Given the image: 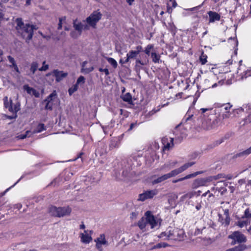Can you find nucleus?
Segmentation results:
<instances>
[{
  "label": "nucleus",
  "instance_id": "50",
  "mask_svg": "<svg viewBox=\"0 0 251 251\" xmlns=\"http://www.w3.org/2000/svg\"><path fill=\"white\" fill-rule=\"evenodd\" d=\"M32 92L31 93V95L35 96L36 98H39L40 97V93L38 91H37L36 89L33 88Z\"/></svg>",
  "mask_w": 251,
  "mask_h": 251
},
{
  "label": "nucleus",
  "instance_id": "51",
  "mask_svg": "<svg viewBox=\"0 0 251 251\" xmlns=\"http://www.w3.org/2000/svg\"><path fill=\"white\" fill-rule=\"evenodd\" d=\"M136 50H134L136 53L139 54L140 52L143 51V48L141 46H138L136 47Z\"/></svg>",
  "mask_w": 251,
  "mask_h": 251
},
{
  "label": "nucleus",
  "instance_id": "5",
  "mask_svg": "<svg viewBox=\"0 0 251 251\" xmlns=\"http://www.w3.org/2000/svg\"><path fill=\"white\" fill-rule=\"evenodd\" d=\"M228 238L232 240L231 244L234 245L236 244H242V243H245L247 241L246 237L239 231H236L229 235Z\"/></svg>",
  "mask_w": 251,
  "mask_h": 251
},
{
  "label": "nucleus",
  "instance_id": "29",
  "mask_svg": "<svg viewBox=\"0 0 251 251\" xmlns=\"http://www.w3.org/2000/svg\"><path fill=\"white\" fill-rule=\"evenodd\" d=\"M46 127L44 124H39L36 128L33 131L34 134L40 133L43 131L46 130Z\"/></svg>",
  "mask_w": 251,
  "mask_h": 251
},
{
  "label": "nucleus",
  "instance_id": "59",
  "mask_svg": "<svg viewBox=\"0 0 251 251\" xmlns=\"http://www.w3.org/2000/svg\"><path fill=\"white\" fill-rule=\"evenodd\" d=\"M137 215H138V213L137 212H132L131 213L130 218H132V219H135L137 217Z\"/></svg>",
  "mask_w": 251,
  "mask_h": 251
},
{
  "label": "nucleus",
  "instance_id": "34",
  "mask_svg": "<svg viewBox=\"0 0 251 251\" xmlns=\"http://www.w3.org/2000/svg\"><path fill=\"white\" fill-rule=\"evenodd\" d=\"M138 54L134 50H130L126 54V61H129L130 59L135 58Z\"/></svg>",
  "mask_w": 251,
  "mask_h": 251
},
{
  "label": "nucleus",
  "instance_id": "43",
  "mask_svg": "<svg viewBox=\"0 0 251 251\" xmlns=\"http://www.w3.org/2000/svg\"><path fill=\"white\" fill-rule=\"evenodd\" d=\"M108 62L113 66V68H115L117 66V61L113 58L109 57L107 59Z\"/></svg>",
  "mask_w": 251,
  "mask_h": 251
},
{
  "label": "nucleus",
  "instance_id": "39",
  "mask_svg": "<svg viewBox=\"0 0 251 251\" xmlns=\"http://www.w3.org/2000/svg\"><path fill=\"white\" fill-rule=\"evenodd\" d=\"M234 248L235 251H244L248 249V247L245 244H240Z\"/></svg>",
  "mask_w": 251,
  "mask_h": 251
},
{
  "label": "nucleus",
  "instance_id": "13",
  "mask_svg": "<svg viewBox=\"0 0 251 251\" xmlns=\"http://www.w3.org/2000/svg\"><path fill=\"white\" fill-rule=\"evenodd\" d=\"M95 242H96V248L99 251H102V245H105L107 244V242L105 238L104 234H101L99 237L95 240Z\"/></svg>",
  "mask_w": 251,
  "mask_h": 251
},
{
  "label": "nucleus",
  "instance_id": "2",
  "mask_svg": "<svg viewBox=\"0 0 251 251\" xmlns=\"http://www.w3.org/2000/svg\"><path fill=\"white\" fill-rule=\"evenodd\" d=\"M49 213L54 217H62L70 215L72 208L69 206L58 207L51 206L49 208Z\"/></svg>",
  "mask_w": 251,
  "mask_h": 251
},
{
  "label": "nucleus",
  "instance_id": "24",
  "mask_svg": "<svg viewBox=\"0 0 251 251\" xmlns=\"http://www.w3.org/2000/svg\"><path fill=\"white\" fill-rule=\"evenodd\" d=\"M77 20H75L73 22V26L75 30L79 32V35H80L82 30L83 29V25L81 22H79L77 24L76 23Z\"/></svg>",
  "mask_w": 251,
  "mask_h": 251
},
{
  "label": "nucleus",
  "instance_id": "32",
  "mask_svg": "<svg viewBox=\"0 0 251 251\" xmlns=\"http://www.w3.org/2000/svg\"><path fill=\"white\" fill-rule=\"evenodd\" d=\"M151 57L152 58V62L154 63H159L160 59V55L157 54L155 52L151 53Z\"/></svg>",
  "mask_w": 251,
  "mask_h": 251
},
{
  "label": "nucleus",
  "instance_id": "44",
  "mask_svg": "<svg viewBox=\"0 0 251 251\" xmlns=\"http://www.w3.org/2000/svg\"><path fill=\"white\" fill-rule=\"evenodd\" d=\"M24 88V89L26 91L27 93L29 94V95H31V93L32 92V89H33V88H31L30 87H29L28 85L26 84V85H25L23 87Z\"/></svg>",
  "mask_w": 251,
  "mask_h": 251
},
{
  "label": "nucleus",
  "instance_id": "64",
  "mask_svg": "<svg viewBox=\"0 0 251 251\" xmlns=\"http://www.w3.org/2000/svg\"><path fill=\"white\" fill-rule=\"evenodd\" d=\"M29 132H30V131H28V130L26 131V132H25V134H24V135H22L21 137H20V138L22 139L25 138L27 137V135H28Z\"/></svg>",
  "mask_w": 251,
  "mask_h": 251
},
{
  "label": "nucleus",
  "instance_id": "26",
  "mask_svg": "<svg viewBox=\"0 0 251 251\" xmlns=\"http://www.w3.org/2000/svg\"><path fill=\"white\" fill-rule=\"evenodd\" d=\"M121 97L123 101L125 102H127L129 104L132 102V96L130 93H126L124 95H122Z\"/></svg>",
  "mask_w": 251,
  "mask_h": 251
},
{
  "label": "nucleus",
  "instance_id": "1",
  "mask_svg": "<svg viewBox=\"0 0 251 251\" xmlns=\"http://www.w3.org/2000/svg\"><path fill=\"white\" fill-rule=\"evenodd\" d=\"M146 217L142 218L138 223V226L143 231H146L149 229H152L157 226L158 222L155 217L151 214L150 211H147Z\"/></svg>",
  "mask_w": 251,
  "mask_h": 251
},
{
  "label": "nucleus",
  "instance_id": "10",
  "mask_svg": "<svg viewBox=\"0 0 251 251\" xmlns=\"http://www.w3.org/2000/svg\"><path fill=\"white\" fill-rule=\"evenodd\" d=\"M51 74L55 77V81L57 82H60L68 75V73L57 69L53 70Z\"/></svg>",
  "mask_w": 251,
  "mask_h": 251
},
{
  "label": "nucleus",
  "instance_id": "58",
  "mask_svg": "<svg viewBox=\"0 0 251 251\" xmlns=\"http://www.w3.org/2000/svg\"><path fill=\"white\" fill-rule=\"evenodd\" d=\"M201 207H202V206H201V202H200L198 203H197V204L196 205V209L198 211H199V210H201Z\"/></svg>",
  "mask_w": 251,
  "mask_h": 251
},
{
  "label": "nucleus",
  "instance_id": "21",
  "mask_svg": "<svg viewBox=\"0 0 251 251\" xmlns=\"http://www.w3.org/2000/svg\"><path fill=\"white\" fill-rule=\"evenodd\" d=\"M226 182L224 181H218L215 184V187L213 188V189H215L219 192L221 191V194H223L226 191L225 186H226Z\"/></svg>",
  "mask_w": 251,
  "mask_h": 251
},
{
  "label": "nucleus",
  "instance_id": "38",
  "mask_svg": "<svg viewBox=\"0 0 251 251\" xmlns=\"http://www.w3.org/2000/svg\"><path fill=\"white\" fill-rule=\"evenodd\" d=\"M38 67V63L35 61L32 62L31 64L30 71L31 72H32V74H34L36 71L37 70Z\"/></svg>",
  "mask_w": 251,
  "mask_h": 251
},
{
  "label": "nucleus",
  "instance_id": "25",
  "mask_svg": "<svg viewBox=\"0 0 251 251\" xmlns=\"http://www.w3.org/2000/svg\"><path fill=\"white\" fill-rule=\"evenodd\" d=\"M196 194V192L192 191L188 192L180 198L181 201H185L186 199H190Z\"/></svg>",
  "mask_w": 251,
  "mask_h": 251
},
{
  "label": "nucleus",
  "instance_id": "4",
  "mask_svg": "<svg viewBox=\"0 0 251 251\" xmlns=\"http://www.w3.org/2000/svg\"><path fill=\"white\" fill-rule=\"evenodd\" d=\"M34 28L33 25L26 24L23 28L19 30L18 33L21 34L22 37L25 40L26 42L28 43L32 38Z\"/></svg>",
  "mask_w": 251,
  "mask_h": 251
},
{
  "label": "nucleus",
  "instance_id": "18",
  "mask_svg": "<svg viewBox=\"0 0 251 251\" xmlns=\"http://www.w3.org/2000/svg\"><path fill=\"white\" fill-rule=\"evenodd\" d=\"M194 164H195V162H190L186 163L183 166H181L180 167H179L176 169L173 170L172 172L173 173L174 176H176L184 172L186 169H187L188 168L193 166Z\"/></svg>",
  "mask_w": 251,
  "mask_h": 251
},
{
  "label": "nucleus",
  "instance_id": "28",
  "mask_svg": "<svg viewBox=\"0 0 251 251\" xmlns=\"http://www.w3.org/2000/svg\"><path fill=\"white\" fill-rule=\"evenodd\" d=\"M251 153V147L249 148L236 153L233 157H241L242 156H247Z\"/></svg>",
  "mask_w": 251,
  "mask_h": 251
},
{
  "label": "nucleus",
  "instance_id": "9",
  "mask_svg": "<svg viewBox=\"0 0 251 251\" xmlns=\"http://www.w3.org/2000/svg\"><path fill=\"white\" fill-rule=\"evenodd\" d=\"M157 191L156 190H152L147 191L139 195L138 200L144 201L146 200L152 198L154 196L157 195Z\"/></svg>",
  "mask_w": 251,
  "mask_h": 251
},
{
  "label": "nucleus",
  "instance_id": "53",
  "mask_svg": "<svg viewBox=\"0 0 251 251\" xmlns=\"http://www.w3.org/2000/svg\"><path fill=\"white\" fill-rule=\"evenodd\" d=\"M225 177H226V175H225L222 174H218L217 176H214V179H219V178H225Z\"/></svg>",
  "mask_w": 251,
  "mask_h": 251
},
{
  "label": "nucleus",
  "instance_id": "31",
  "mask_svg": "<svg viewBox=\"0 0 251 251\" xmlns=\"http://www.w3.org/2000/svg\"><path fill=\"white\" fill-rule=\"evenodd\" d=\"M207 55L206 54H205L203 51H202V52L201 53V54L199 57L200 63L201 65L205 64L206 63V62H207Z\"/></svg>",
  "mask_w": 251,
  "mask_h": 251
},
{
  "label": "nucleus",
  "instance_id": "14",
  "mask_svg": "<svg viewBox=\"0 0 251 251\" xmlns=\"http://www.w3.org/2000/svg\"><path fill=\"white\" fill-rule=\"evenodd\" d=\"M174 228L169 227L165 232L161 233L159 237L163 240H173Z\"/></svg>",
  "mask_w": 251,
  "mask_h": 251
},
{
  "label": "nucleus",
  "instance_id": "22",
  "mask_svg": "<svg viewBox=\"0 0 251 251\" xmlns=\"http://www.w3.org/2000/svg\"><path fill=\"white\" fill-rule=\"evenodd\" d=\"M232 105H231L229 103H224L221 106H220L219 107H224V109L225 110V113L223 114V118H228L230 115V113L229 112V110L232 107Z\"/></svg>",
  "mask_w": 251,
  "mask_h": 251
},
{
  "label": "nucleus",
  "instance_id": "54",
  "mask_svg": "<svg viewBox=\"0 0 251 251\" xmlns=\"http://www.w3.org/2000/svg\"><path fill=\"white\" fill-rule=\"evenodd\" d=\"M212 109H213L212 107H209V108H201L200 110L201 111L202 113H204L206 111H211Z\"/></svg>",
  "mask_w": 251,
  "mask_h": 251
},
{
  "label": "nucleus",
  "instance_id": "61",
  "mask_svg": "<svg viewBox=\"0 0 251 251\" xmlns=\"http://www.w3.org/2000/svg\"><path fill=\"white\" fill-rule=\"evenodd\" d=\"M162 247V243H158V244H156V245L154 246L152 248V249L161 248Z\"/></svg>",
  "mask_w": 251,
  "mask_h": 251
},
{
  "label": "nucleus",
  "instance_id": "11",
  "mask_svg": "<svg viewBox=\"0 0 251 251\" xmlns=\"http://www.w3.org/2000/svg\"><path fill=\"white\" fill-rule=\"evenodd\" d=\"M215 77L214 75L208 76L204 80L203 82V86L204 89H206L211 87L214 88L217 86L216 83L213 82V80L214 79Z\"/></svg>",
  "mask_w": 251,
  "mask_h": 251
},
{
  "label": "nucleus",
  "instance_id": "41",
  "mask_svg": "<svg viewBox=\"0 0 251 251\" xmlns=\"http://www.w3.org/2000/svg\"><path fill=\"white\" fill-rule=\"evenodd\" d=\"M154 46L153 44H149L147 46L144 51L147 55L149 56L150 55L151 50H152Z\"/></svg>",
  "mask_w": 251,
  "mask_h": 251
},
{
  "label": "nucleus",
  "instance_id": "49",
  "mask_svg": "<svg viewBox=\"0 0 251 251\" xmlns=\"http://www.w3.org/2000/svg\"><path fill=\"white\" fill-rule=\"evenodd\" d=\"M120 114L121 115H124V116L125 117H127L128 116V112L126 110H124L123 109H120Z\"/></svg>",
  "mask_w": 251,
  "mask_h": 251
},
{
  "label": "nucleus",
  "instance_id": "55",
  "mask_svg": "<svg viewBox=\"0 0 251 251\" xmlns=\"http://www.w3.org/2000/svg\"><path fill=\"white\" fill-rule=\"evenodd\" d=\"M62 27V21L61 18H59V23L58 24V29H61Z\"/></svg>",
  "mask_w": 251,
  "mask_h": 251
},
{
  "label": "nucleus",
  "instance_id": "36",
  "mask_svg": "<svg viewBox=\"0 0 251 251\" xmlns=\"http://www.w3.org/2000/svg\"><path fill=\"white\" fill-rule=\"evenodd\" d=\"M146 64V63L144 62L143 61H141L139 59H136V62H135V68L136 70H140V69H142L141 66H144Z\"/></svg>",
  "mask_w": 251,
  "mask_h": 251
},
{
  "label": "nucleus",
  "instance_id": "56",
  "mask_svg": "<svg viewBox=\"0 0 251 251\" xmlns=\"http://www.w3.org/2000/svg\"><path fill=\"white\" fill-rule=\"evenodd\" d=\"M193 116V115H189L188 117H185L183 120H182V123L185 121V122H187L188 121H189V120H190L191 119V118Z\"/></svg>",
  "mask_w": 251,
  "mask_h": 251
},
{
  "label": "nucleus",
  "instance_id": "6",
  "mask_svg": "<svg viewBox=\"0 0 251 251\" xmlns=\"http://www.w3.org/2000/svg\"><path fill=\"white\" fill-rule=\"evenodd\" d=\"M161 142L163 145L161 152L162 155H163L174 147V138L167 137V136L163 137L161 139Z\"/></svg>",
  "mask_w": 251,
  "mask_h": 251
},
{
  "label": "nucleus",
  "instance_id": "23",
  "mask_svg": "<svg viewBox=\"0 0 251 251\" xmlns=\"http://www.w3.org/2000/svg\"><path fill=\"white\" fill-rule=\"evenodd\" d=\"M9 62L11 64L9 65V67L11 68H14V70L18 73H20L19 68L15 62L14 58L10 55L7 56Z\"/></svg>",
  "mask_w": 251,
  "mask_h": 251
},
{
  "label": "nucleus",
  "instance_id": "20",
  "mask_svg": "<svg viewBox=\"0 0 251 251\" xmlns=\"http://www.w3.org/2000/svg\"><path fill=\"white\" fill-rule=\"evenodd\" d=\"M174 176H174L173 173L172 171L171 172H170L168 174H165L160 177H158L156 179H154L152 181V183L153 184H156L160 183L162 181H164L167 180V179L170 178L172 177H174Z\"/></svg>",
  "mask_w": 251,
  "mask_h": 251
},
{
  "label": "nucleus",
  "instance_id": "3",
  "mask_svg": "<svg viewBox=\"0 0 251 251\" xmlns=\"http://www.w3.org/2000/svg\"><path fill=\"white\" fill-rule=\"evenodd\" d=\"M3 100L4 107L14 115L13 117H10L9 118L11 119H16L17 117V112L20 110V103L17 102L13 106L12 100L11 98L8 100L7 96L4 97Z\"/></svg>",
  "mask_w": 251,
  "mask_h": 251
},
{
  "label": "nucleus",
  "instance_id": "62",
  "mask_svg": "<svg viewBox=\"0 0 251 251\" xmlns=\"http://www.w3.org/2000/svg\"><path fill=\"white\" fill-rule=\"evenodd\" d=\"M70 35L72 38H77V35L76 34V32L75 31H72L70 33Z\"/></svg>",
  "mask_w": 251,
  "mask_h": 251
},
{
  "label": "nucleus",
  "instance_id": "8",
  "mask_svg": "<svg viewBox=\"0 0 251 251\" xmlns=\"http://www.w3.org/2000/svg\"><path fill=\"white\" fill-rule=\"evenodd\" d=\"M245 65H240L238 68L237 73L240 76V79L243 80L248 77L251 76V68L246 70Z\"/></svg>",
  "mask_w": 251,
  "mask_h": 251
},
{
  "label": "nucleus",
  "instance_id": "17",
  "mask_svg": "<svg viewBox=\"0 0 251 251\" xmlns=\"http://www.w3.org/2000/svg\"><path fill=\"white\" fill-rule=\"evenodd\" d=\"M194 164H195V162H190L186 163L183 166H181L180 167H179L176 169L173 170L172 172L173 173L174 176H176L184 172L186 169H187L188 168L193 166Z\"/></svg>",
  "mask_w": 251,
  "mask_h": 251
},
{
  "label": "nucleus",
  "instance_id": "33",
  "mask_svg": "<svg viewBox=\"0 0 251 251\" xmlns=\"http://www.w3.org/2000/svg\"><path fill=\"white\" fill-rule=\"evenodd\" d=\"M201 174V172H195L193 174H189V175H188L187 176H185L183 177H181V178H178V181L179 182V181H182L185 179H189V178H190L191 177H194L195 176H196L198 175L199 174Z\"/></svg>",
  "mask_w": 251,
  "mask_h": 251
},
{
  "label": "nucleus",
  "instance_id": "40",
  "mask_svg": "<svg viewBox=\"0 0 251 251\" xmlns=\"http://www.w3.org/2000/svg\"><path fill=\"white\" fill-rule=\"evenodd\" d=\"M78 87V86L76 84L73 85L71 87H70L68 90L69 95H72L73 93L77 90Z\"/></svg>",
  "mask_w": 251,
  "mask_h": 251
},
{
  "label": "nucleus",
  "instance_id": "47",
  "mask_svg": "<svg viewBox=\"0 0 251 251\" xmlns=\"http://www.w3.org/2000/svg\"><path fill=\"white\" fill-rule=\"evenodd\" d=\"M229 39L233 40L234 41V45L236 47V49L234 50V53H235V54H237V50H238L237 48V47L238 44V40H237V38H232L230 37L229 38Z\"/></svg>",
  "mask_w": 251,
  "mask_h": 251
},
{
  "label": "nucleus",
  "instance_id": "7",
  "mask_svg": "<svg viewBox=\"0 0 251 251\" xmlns=\"http://www.w3.org/2000/svg\"><path fill=\"white\" fill-rule=\"evenodd\" d=\"M102 14L98 11H95L86 18L87 23L92 27L95 28L97 23L101 19Z\"/></svg>",
  "mask_w": 251,
  "mask_h": 251
},
{
  "label": "nucleus",
  "instance_id": "52",
  "mask_svg": "<svg viewBox=\"0 0 251 251\" xmlns=\"http://www.w3.org/2000/svg\"><path fill=\"white\" fill-rule=\"evenodd\" d=\"M99 71L100 72H104L106 75H108L109 74V70L107 68L102 69V68H100Z\"/></svg>",
  "mask_w": 251,
  "mask_h": 251
},
{
  "label": "nucleus",
  "instance_id": "12",
  "mask_svg": "<svg viewBox=\"0 0 251 251\" xmlns=\"http://www.w3.org/2000/svg\"><path fill=\"white\" fill-rule=\"evenodd\" d=\"M56 95L55 91L51 93L49 96H48L47 98L44 100V102H46V105L45 107V109L46 110H51L52 109V98Z\"/></svg>",
  "mask_w": 251,
  "mask_h": 251
},
{
  "label": "nucleus",
  "instance_id": "45",
  "mask_svg": "<svg viewBox=\"0 0 251 251\" xmlns=\"http://www.w3.org/2000/svg\"><path fill=\"white\" fill-rule=\"evenodd\" d=\"M201 185V182L199 179H196L192 184L193 188H197Z\"/></svg>",
  "mask_w": 251,
  "mask_h": 251
},
{
  "label": "nucleus",
  "instance_id": "48",
  "mask_svg": "<svg viewBox=\"0 0 251 251\" xmlns=\"http://www.w3.org/2000/svg\"><path fill=\"white\" fill-rule=\"evenodd\" d=\"M46 61H44L43 63V66L39 69L40 71H45L49 69V65H45Z\"/></svg>",
  "mask_w": 251,
  "mask_h": 251
},
{
  "label": "nucleus",
  "instance_id": "46",
  "mask_svg": "<svg viewBox=\"0 0 251 251\" xmlns=\"http://www.w3.org/2000/svg\"><path fill=\"white\" fill-rule=\"evenodd\" d=\"M85 82V78L83 76H80L77 79L76 83H75L78 86V84L82 83H84Z\"/></svg>",
  "mask_w": 251,
  "mask_h": 251
},
{
  "label": "nucleus",
  "instance_id": "30",
  "mask_svg": "<svg viewBox=\"0 0 251 251\" xmlns=\"http://www.w3.org/2000/svg\"><path fill=\"white\" fill-rule=\"evenodd\" d=\"M16 22L17 24L16 29L18 32L19 30H20L22 28H23V27L25 26V25L22 21V19L21 18H17L16 20Z\"/></svg>",
  "mask_w": 251,
  "mask_h": 251
},
{
  "label": "nucleus",
  "instance_id": "27",
  "mask_svg": "<svg viewBox=\"0 0 251 251\" xmlns=\"http://www.w3.org/2000/svg\"><path fill=\"white\" fill-rule=\"evenodd\" d=\"M251 221L250 219H246L245 220H239L237 223L236 225L239 227L242 228L245 226L250 225Z\"/></svg>",
  "mask_w": 251,
  "mask_h": 251
},
{
  "label": "nucleus",
  "instance_id": "42",
  "mask_svg": "<svg viewBox=\"0 0 251 251\" xmlns=\"http://www.w3.org/2000/svg\"><path fill=\"white\" fill-rule=\"evenodd\" d=\"M168 104V102H167L166 104H164L162 105L161 107L160 106H158L157 108H154L151 111L149 114L151 115L154 114V113H156L157 112L159 111L161 107H164L166 105H167Z\"/></svg>",
  "mask_w": 251,
  "mask_h": 251
},
{
  "label": "nucleus",
  "instance_id": "19",
  "mask_svg": "<svg viewBox=\"0 0 251 251\" xmlns=\"http://www.w3.org/2000/svg\"><path fill=\"white\" fill-rule=\"evenodd\" d=\"M173 232V240H180L182 239L185 235L184 231L182 229H178L174 228Z\"/></svg>",
  "mask_w": 251,
  "mask_h": 251
},
{
  "label": "nucleus",
  "instance_id": "35",
  "mask_svg": "<svg viewBox=\"0 0 251 251\" xmlns=\"http://www.w3.org/2000/svg\"><path fill=\"white\" fill-rule=\"evenodd\" d=\"M106 153L105 149L102 148H98L95 151V154L96 156H103Z\"/></svg>",
  "mask_w": 251,
  "mask_h": 251
},
{
  "label": "nucleus",
  "instance_id": "15",
  "mask_svg": "<svg viewBox=\"0 0 251 251\" xmlns=\"http://www.w3.org/2000/svg\"><path fill=\"white\" fill-rule=\"evenodd\" d=\"M208 15L209 23H213L216 21H219L221 19V15L216 12L209 11L207 12Z\"/></svg>",
  "mask_w": 251,
  "mask_h": 251
},
{
  "label": "nucleus",
  "instance_id": "57",
  "mask_svg": "<svg viewBox=\"0 0 251 251\" xmlns=\"http://www.w3.org/2000/svg\"><path fill=\"white\" fill-rule=\"evenodd\" d=\"M137 126V124L136 123H131L130 125V127L129 129H128V131L131 130L135 126Z\"/></svg>",
  "mask_w": 251,
  "mask_h": 251
},
{
  "label": "nucleus",
  "instance_id": "16",
  "mask_svg": "<svg viewBox=\"0 0 251 251\" xmlns=\"http://www.w3.org/2000/svg\"><path fill=\"white\" fill-rule=\"evenodd\" d=\"M89 232H91V231L84 230L83 233H81L80 234V240L82 243L88 244L92 240V238L90 234L89 233Z\"/></svg>",
  "mask_w": 251,
  "mask_h": 251
},
{
  "label": "nucleus",
  "instance_id": "63",
  "mask_svg": "<svg viewBox=\"0 0 251 251\" xmlns=\"http://www.w3.org/2000/svg\"><path fill=\"white\" fill-rule=\"evenodd\" d=\"M172 8L169 6V5L168 4L167 6V12L170 14L172 13Z\"/></svg>",
  "mask_w": 251,
  "mask_h": 251
},
{
  "label": "nucleus",
  "instance_id": "37",
  "mask_svg": "<svg viewBox=\"0 0 251 251\" xmlns=\"http://www.w3.org/2000/svg\"><path fill=\"white\" fill-rule=\"evenodd\" d=\"M242 218L250 219L251 221V210L250 209V208H247L245 210L244 215L242 216Z\"/></svg>",
  "mask_w": 251,
  "mask_h": 251
},
{
  "label": "nucleus",
  "instance_id": "60",
  "mask_svg": "<svg viewBox=\"0 0 251 251\" xmlns=\"http://www.w3.org/2000/svg\"><path fill=\"white\" fill-rule=\"evenodd\" d=\"M224 214L226 216V219H229V211H228V209H226L225 210H224Z\"/></svg>",
  "mask_w": 251,
  "mask_h": 251
}]
</instances>
